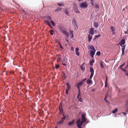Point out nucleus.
I'll return each instance as SVG.
<instances>
[{
  "mask_svg": "<svg viewBox=\"0 0 128 128\" xmlns=\"http://www.w3.org/2000/svg\"><path fill=\"white\" fill-rule=\"evenodd\" d=\"M50 32L51 35H52L53 34V33L54 32L53 30H50Z\"/></svg>",
  "mask_w": 128,
  "mask_h": 128,
  "instance_id": "7c9ffc66",
  "label": "nucleus"
},
{
  "mask_svg": "<svg viewBox=\"0 0 128 128\" xmlns=\"http://www.w3.org/2000/svg\"><path fill=\"white\" fill-rule=\"evenodd\" d=\"M96 55L98 56H99L100 55V52H98L96 53Z\"/></svg>",
  "mask_w": 128,
  "mask_h": 128,
  "instance_id": "473e14b6",
  "label": "nucleus"
},
{
  "mask_svg": "<svg viewBox=\"0 0 128 128\" xmlns=\"http://www.w3.org/2000/svg\"><path fill=\"white\" fill-rule=\"evenodd\" d=\"M125 43V40H122L119 43V44L120 45H122L124 44Z\"/></svg>",
  "mask_w": 128,
  "mask_h": 128,
  "instance_id": "4468645a",
  "label": "nucleus"
},
{
  "mask_svg": "<svg viewBox=\"0 0 128 128\" xmlns=\"http://www.w3.org/2000/svg\"><path fill=\"white\" fill-rule=\"evenodd\" d=\"M62 116H63V117L61 119L64 121V120L66 119V117H68V116L67 114H64V113L63 114Z\"/></svg>",
  "mask_w": 128,
  "mask_h": 128,
  "instance_id": "f8f14e48",
  "label": "nucleus"
},
{
  "mask_svg": "<svg viewBox=\"0 0 128 128\" xmlns=\"http://www.w3.org/2000/svg\"><path fill=\"white\" fill-rule=\"evenodd\" d=\"M78 1H80L81 0H78Z\"/></svg>",
  "mask_w": 128,
  "mask_h": 128,
  "instance_id": "bf43d9fd",
  "label": "nucleus"
},
{
  "mask_svg": "<svg viewBox=\"0 0 128 128\" xmlns=\"http://www.w3.org/2000/svg\"><path fill=\"white\" fill-rule=\"evenodd\" d=\"M87 83L88 84H90L92 83V80L89 79H88L86 80Z\"/></svg>",
  "mask_w": 128,
  "mask_h": 128,
  "instance_id": "5701e85b",
  "label": "nucleus"
},
{
  "mask_svg": "<svg viewBox=\"0 0 128 128\" xmlns=\"http://www.w3.org/2000/svg\"><path fill=\"white\" fill-rule=\"evenodd\" d=\"M95 7L96 8H98V6L97 4H96L95 5Z\"/></svg>",
  "mask_w": 128,
  "mask_h": 128,
  "instance_id": "49530a36",
  "label": "nucleus"
},
{
  "mask_svg": "<svg viewBox=\"0 0 128 128\" xmlns=\"http://www.w3.org/2000/svg\"><path fill=\"white\" fill-rule=\"evenodd\" d=\"M61 8H60L58 7H57L56 8V9L55 12H56L57 11H60L61 10Z\"/></svg>",
  "mask_w": 128,
  "mask_h": 128,
  "instance_id": "a878e982",
  "label": "nucleus"
},
{
  "mask_svg": "<svg viewBox=\"0 0 128 128\" xmlns=\"http://www.w3.org/2000/svg\"><path fill=\"white\" fill-rule=\"evenodd\" d=\"M88 41L89 42H90L91 41V40L92 38V36L90 34L88 35Z\"/></svg>",
  "mask_w": 128,
  "mask_h": 128,
  "instance_id": "f3484780",
  "label": "nucleus"
},
{
  "mask_svg": "<svg viewBox=\"0 0 128 128\" xmlns=\"http://www.w3.org/2000/svg\"><path fill=\"white\" fill-rule=\"evenodd\" d=\"M62 102L60 103V105L59 107V108L60 111L61 112H63V109L62 108Z\"/></svg>",
  "mask_w": 128,
  "mask_h": 128,
  "instance_id": "1a4fd4ad",
  "label": "nucleus"
},
{
  "mask_svg": "<svg viewBox=\"0 0 128 128\" xmlns=\"http://www.w3.org/2000/svg\"><path fill=\"white\" fill-rule=\"evenodd\" d=\"M100 66L102 68H104L102 62H100Z\"/></svg>",
  "mask_w": 128,
  "mask_h": 128,
  "instance_id": "c9c22d12",
  "label": "nucleus"
},
{
  "mask_svg": "<svg viewBox=\"0 0 128 128\" xmlns=\"http://www.w3.org/2000/svg\"><path fill=\"white\" fill-rule=\"evenodd\" d=\"M127 64H128V62Z\"/></svg>",
  "mask_w": 128,
  "mask_h": 128,
  "instance_id": "680f3d73",
  "label": "nucleus"
},
{
  "mask_svg": "<svg viewBox=\"0 0 128 128\" xmlns=\"http://www.w3.org/2000/svg\"><path fill=\"white\" fill-rule=\"evenodd\" d=\"M72 38H73V37H74V36H73V34L72 33Z\"/></svg>",
  "mask_w": 128,
  "mask_h": 128,
  "instance_id": "4d7b16f0",
  "label": "nucleus"
},
{
  "mask_svg": "<svg viewBox=\"0 0 128 128\" xmlns=\"http://www.w3.org/2000/svg\"><path fill=\"white\" fill-rule=\"evenodd\" d=\"M101 36L100 34H99L98 35H96L95 36V37L96 38H99Z\"/></svg>",
  "mask_w": 128,
  "mask_h": 128,
  "instance_id": "a19ab883",
  "label": "nucleus"
},
{
  "mask_svg": "<svg viewBox=\"0 0 128 128\" xmlns=\"http://www.w3.org/2000/svg\"><path fill=\"white\" fill-rule=\"evenodd\" d=\"M86 78H84V79H82L81 80V82H83L84 81H85L86 80Z\"/></svg>",
  "mask_w": 128,
  "mask_h": 128,
  "instance_id": "ea45409f",
  "label": "nucleus"
},
{
  "mask_svg": "<svg viewBox=\"0 0 128 128\" xmlns=\"http://www.w3.org/2000/svg\"><path fill=\"white\" fill-rule=\"evenodd\" d=\"M57 4L59 6H64V4L63 2L58 3Z\"/></svg>",
  "mask_w": 128,
  "mask_h": 128,
  "instance_id": "393cba45",
  "label": "nucleus"
},
{
  "mask_svg": "<svg viewBox=\"0 0 128 128\" xmlns=\"http://www.w3.org/2000/svg\"><path fill=\"white\" fill-rule=\"evenodd\" d=\"M110 29L111 30V32L112 33V34L113 35H114L115 34V31L116 30V29L115 28H114L113 26H111L110 27Z\"/></svg>",
  "mask_w": 128,
  "mask_h": 128,
  "instance_id": "0eeeda50",
  "label": "nucleus"
},
{
  "mask_svg": "<svg viewBox=\"0 0 128 128\" xmlns=\"http://www.w3.org/2000/svg\"><path fill=\"white\" fill-rule=\"evenodd\" d=\"M77 126L78 127V128H81V126L78 125V126Z\"/></svg>",
  "mask_w": 128,
  "mask_h": 128,
  "instance_id": "864d4df0",
  "label": "nucleus"
},
{
  "mask_svg": "<svg viewBox=\"0 0 128 128\" xmlns=\"http://www.w3.org/2000/svg\"><path fill=\"white\" fill-rule=\"evenodd\" d=\"M94 59H93L92 61H90V65L91 66H92L93 65V63H94Z\"/></svg>",
  "mask_w": 128,
  "mask_h": 128,
  "instance_id": "b1692460",
  "label": "nucleus"
},
{
  "mask_svg": "<svg viewBox=\"0 0 128 128\" xmlns=\"http://www.w3.org/2000/svg\"><path fill=\"white\" fill-rule=\"evenodd\" d=\"M122 70L124 72H125L126 73V72H127V71L126 70V69H125V68H123V69H122Z\"/></svg>",
  "mask_w": 128,
  "mask_h": 128,
  "instance_id": "e433bc0d",
  "label": "nucleus"
},
{
  "mask_svg": "<svg viewBox=\"0 0 128 128\" xmlns=\"http://www.w3.org/2000/svg\"><path fill=\"white\" fill-rule=\"evenodd\" d=\"M125 48V46H123L122 48V54H124V50Z\"/></svg>",
  "mask_w": 128,
  "mask_h": 128,
  "instance_id": "a211bd4d",
  "label": "nucleus"
},
{
  "mask_svg": "<svg viewBox=\"0 0 128 128\" xmlns=\"http://www.w3.org/2000/svg\"><path fill=\"white\" fill-rule=\"evenodd\" d=\"M80 7L82 9L86 8L88 6V3L86 2H84L80 5Z\"/></svg>",
  "mask_w": 128,
  "mask_h": 128,
  "instance_id": "f03ea898",
  "label": "nucleus"
},
{
  "mask_svg": "<svg viewBox=\"0 0 128 128\" xmlns=\"http://www.w3.org/2000/svg\"><path fill=\"white\" fill-rule=\"evenodd\" d=\"M90 72H91V74L90 77V79H91L93 76L94 73V70L92 67H90Z\"/></svg>",
  "mask_w": 128,
  "mask_h": 128,
  "instance_id": "20e7f679",
  "label": "nucleus"
},
{
  "mask_svg": "<svg viewBox=\"0 0 128 128\" xmlns=\"http://www.w3.org/2000/svg\"><path fill=\"white\" fill-rule=\"evenodd\" d=\"M75 12L77 13H80V11L78 9H75Z\"/></svg>",
  "mask_w": 128,
  "mask_h": 128,
  "instance_id": "f704fd0d",
  "label": "nucleus"
},
{
  "mask_svg": "<svg viewBox=\"0 0 128 128\" xmlns=\"http://www.w3.org/2000/svg\"><path fill=\"white\" fill-rule=\"evenodd\" d=\"M59 44H60V48L62 49L63 48L61 46L60 43L59 42Z\"/></svg>",
  "mask_w": 128,
  "mask_h": 128,
  "instance_id": "09e8293b",
  "label": "nucleus"
},
{
  "mask_svg": "<svg viewBox=\"0 0 128 128\" xmlns=\"http://www.w3.org/2000/svg\"><path fill=\"white\" fill-rule=\"evenodd\" d=\"M74 119H73L72 120V121L70 122H68V124L69 126H72V125L74 123Z\"/></svg>",
  "mask_w": 128,
  "mask_h": 128,
  "instance_id": "dca6fc26",
  "label": "nucleus"
},
{
  "mask_svg": "<svg viewBox=\"0 0 128 128\" xmlns=\"http://www.w3.org/2000/svg\"><path fill=\"white\" fill-rule=\"evenodd\" d=\"M65 13L66 14H68V12L66 10L65 11Z\"/></svg>",
  "mask_w": 128,
  "mask_h": 128,
  "instance_id": "603ef678",
  "label": "nucleus"
},
{
  "mask_svg": "<svg viewBox=\"0 0 128 128\" xmlns=\"http://www.w3.org/2000/svg\"><path fill=\"white\" fill-rule=\"evenodd\" d=\"M68 90V89H66V94H68V90Z\"/></svg>",
  "mask_w": 128,
  "mask_h": 128,
  "instance_id": "c03bdc74",
  "label": "nucleus"
},
{
  "mask_svg": "<svg viewBox=\"0 0 128 128\" xmlns=\"http://www.w3.org/2000/svg\"><path fill=\"white\" fill-rule=\"evenodd\" d=\"M81 69L82 70H83V71H84V68H82V67H81Z\"/></svg>",
  "mask_w": 128,
  "mask_h": 128,
  "instance_id": "5fc2aeb1",
  "label": "nucleus"
},
{
  "mask_svg": "<svg viewBox=\"0 0 128 128\" xmlns=\"http://www.w3.org/2000/svg\"><path fill=\"white\" fill-rule=\"evenodd\" d=\"M128 67V64L124 68L126 69Z\"/></svg>",
  "mask_w": 128,
  "mask_h": 128,
  "instance_id": "8fccbe9b",
  "label": "nucleus"
},
{
  "mask_svg": "<svg viewBox=\"0 0 128 128\" xmlns=\"http://www.w3.org/2000/svg\"><path fill=\"white\" fill-rule=\"evenodd\" d=\"M71 50L72 51H74V48L73 47H72L71 48Z\"/></svg>",
  "mask_w": 128,
  "mask_h": 128,
  "instance_id": "a18cd8bd",
  "label": "nucleus"
},
{
  "mask_svg": "<svg viewBox=\"0 0 128 128\" xmlns=\"http://www.w3.org/2000/svg\"><path fill=\"white\" fill-rule=\"evenodd\" d=\"M94 26L95 28H97L98 26V22H94Z\"/></svg>",
  "mask_w": 128,
  "mask_h": 128,
  "instance_id": "ddd939ff",
  "label": "nucleus"
},
{
  "mask_svg": "<svg viewBox=\"0 0 128 128\" xmlns=\"http://www.w3.org/2000/svg\"><path fill=\"white\" fill-rule=\"evenodd\" d=\"M108 84L107 82V76H106V79L105 82V87H106L107 86Z\"/></svg>",
  "mask_w": 128,
  "mask_h": 128,
  "instance_id": "412c9836",
  "label": "nucleus"
},
{
  "mask_svg": "<svg viewBox=\"0 0 128 128\" xmlns=\"http://www.w3.org/2000/svg\"><path fill=\"white\" fill-rule=\"evenodd\" d=\"M88 49L90 50V56L92 58H93L96 51L92 45H88Z\"/></svg>",
  "mask_w": 128,
  "mask_h": 128,
  "instance_id": "f257e3e1",
  "label": "nucleus"
},
{
  "mask_svg": "<svg viewBox=\"0 0 128 128\" xmlns=\"http://www.w3.org/2000/svg\"><path fill=\"white\" fill-rule=\"evenodd\" d=\"M67 58L65 57H64L63 58V60H62V63L66 62H67Z\"/></svg>",
  "mask_w": 128,
  "mask_h": 128,
  "instance_id": "6ab92c4d",
  "label": "nucleus"
},
{
  "mask_svg": "<svg viewBox=\"0 0 128 128\" xmlns=\"http://www.w3.org/2000/svg\"><path fill=\"white\" fill-rule=\"evenodd\" d=\"M125 64V63H124L123 64H122L120 66V67H119V68H120V70H122V69H123V68L122 67Z\"/></svg>",
  "mask_w": 128,
  "mask_h": 128,
  "instance_id": "cd10ccee",
  "label": "nucleus"
},
{
  "mask_svg": "<svg viewBox=\"0 0 128 128\" xmlns=\"http://www.w3.org/2000/svg\"><path fill=\"white\" fill-rule=\"evenodd\" d=\"M108 94H106V96H105L104 98V100H105L107 102H108L107 100H106V98H107V97H108Z\"/></svg>",
  "mask_w": 128,
  "mask_h": 128,
  "instance_id": "c756f323",
  "label": "nucleus"
},
{
  "mask_svg": "<svg viewBox=\"0 0 128 128\" xmlns=\"http://www.w3.org/2000/svg\"><path fill=\"white\" fill-rule=\"evenodd\" d=\"M61 58L59 57L57 59V61L58 62H59L60 61Z\"/></svg>",
  "mask_w": 128,
  "mask_h": 128,
  "instance_id": "2f4dec72",
  "label": "nucleus"
},
{
  "mask_svg": "<svg viewBox=\"0 0 128 128\" xmlns=\"http://www.w3.org/2000/svg\"><path fill=\"white\" fill-rule=\"evenodd\" d=\"M66 85L67 86V88L66 89L69 90L70 88V86L69 85L68 83H66Z\"/></svg>",
  "mask_w": 128,
  "mask_h": 128,
  "instance_id": "4be33fe9",
  "label": "nucleus"
},
{
  "mask_svg": "<svg viewBox=\"0 0 128 128\" xmlns=\"http://www.w3.org/2000/svg\"><path fill=\"white\" fill-rule=\"evenodd\" d=\"M62 63V65L64 66H66L67 65L66 63L67 62H64Z\"/></svg>",
  "mask_w": 128,
  "mask_h": 128,
  "instance_id": "79ce46f5",
  "label": "nucleus"
},
{
  "mask_svg": "<svg viewBox=\"0 0 128 128\" xmlns=\"http://www.w3.org/2000/svg\"><path fill=\"white\" fill-rule=\"evenodd\" d=\"M92 91H94V90H92Z\"/></svg>",
  "mask_w": 128,
  "mask_h": 128,
  "instance_id": "052dcab7",
  "label": "nucleus"
},
{
  "mask_svg": "<svg viewBox=\"0 0 128 128\" xmlns=\"http://www.w3.org/2000/svg\"><path fill=\"white\" fill-rule=\"evenodd\" d=\"M78 101H79L80 102H82V99L80 97V98H78Z\"/></svg>",
  "mask_w": 128,
  "mask_h": 128,
  "instance_id": "58836bf2",
  "label": "nucleus"
},
{
  "mask_svg": "<svg viewBox=\"0 0 128 128\" xmlns=\"http://www.w3.org/2000/svg\"><path fill=\"white\" fill-rule=\"evenodd\" d=\"M78 88V94H80V88Z\"/></svg>",
  "mask_w": 128,
  "mask_h": 128,
  "instance_id": "de8ad7c7",
  "label": "nucleus"
},
{
  "mask_svg": "<svg viewBox=\"0 0 128 128\" xmlns=\"http://www.w3.org/2000/svg\"><path fill=\"white\" fill-rule=\"evenodd\" d=\"M127 112H128V110L127 111Z\"/></svg>",
  "mask_w": 128,
  "mask_h": 128,
  "instance_id": "e2e57ef3",
  "label": "nucleus"
},
{
  "mask_svg": "<svg viewBox=\"0 0 128 128\" xmlns=\"http://www.w3.org/2000/svg\"><path fill=\"white\" fill-rule=\"evenodd\" d=\"M80 95H81L80 94H78V96L77 97V98H79V97H80Z\"/></svg>",
  "mask_w": 128,
  "mask_h": 128,
  "instance_id": "37998d69",
  "label": "nucleus"
},
{
  "mask_svg": "<svg viewBox=\"0 0 128 128\" xmlns=\"http://www.w3.org/2000/svg\"><path fill=\"white\" fill-rule=\"evenodd\" d=\"M83 123H84L82 121H81L80 119V118L77 120L76 124L77 126L79 125L81 126Z\"/></svg>",
  "mask_w": 128,
  "mask_h": 128,
  "instance_id": "39448f33",
  "label": "nucleus"
},
{
  "mask_svg": "<svg viewBox=\"0 0 128 128\" xmlns=\"http://www.w3.org/2000/svg\"><path fill=\"white\" fill-rule=\"evenodd\" d=\"M126 75L127 76H128V72L126 74Z\"/></svg>",
  "mask_w": 128,
  "mask_h": 128,
  "instance_id": "6e6d98bb",
  "label": "nucleus"
},
{
  "mask_svg": "<svg viewBox=\"0 0 128 128\" xmlns=\"http://www.w3.org/2000/svg\"><path fill=\"white\" fill-rule=\"evenodd\" d=\"M63 34H65L68 37L69 36V34L66 31H63Z\"/></svg>",
  "mask_w": 128,
  "mask_h": 128,
  "instance_id": "aec40b11",
  "label": "nucleus"
},
{
  "mask_svg": "<svg viewBox=\"0 0 128 128\" xmlns=\"http://www.w3.org/2000/svg\"><path fill=\"white\" fill-rule=\"evenodd\" d=\"M118 110V109L117 108L115 109L114 110H113L112 111V113L113 114H115L116 112H117Z\"/></svg>",
  "mask_w": 128,
  "mask_h": 128,
  "instance_id": "c85d7f7f",
  "label": "nucleus"
},
{
  "mask_svg": "<svg viewBox=\"0 0 128 128\" xmlns=\"http://www.w3.org/2000/svg\"><path fill=\"white\" fill-rule=\"evenodd\" d=\"M122 113L124 114V115H125V116H126V113L125 112H122Z\"/></svg>",
  "mask_w": 128,
  "mask_h": 128,
  "instance_id": "3c124183",
  "label": "nucleus"
},
{
  "mask_svg": "<svg viewBox=\"0 0 128 128\" xmlns=\"http://www.w3.org/2000/svg\"><path fill=\"white\" fill-rule=\"evenodd\" d=\"M86 114H82L81 117L82 121L84 123L86 121Z\"/></svg>",
  "mask_w": 128,
  "mask_h": 128,
  "instance_id": "7ed1b4c3",
  "label": "nucleus"
},
{
  "mask_svg": "<svg viewBox=\"0 0 128 128\" xmlns=\"http://www.w3.org/2000/svg\"><path fill=\"white\" fill-rule=\"evenodd\" d=\"M94 29L93 28H91L89 32L90 34L92 35H93L94 34Z\"/></svg>",
  "mask_w": 128,
  "mask_h": 128,
  "instance_id": "2eb2a0df",
  "label": "nucleus"
},
{
  "mask_svg": "<svg viewBox=\"0 0 128 128\" xmlns=\"http://www.w3.org/2000/svg\"><path fill=\"white\" fill-rule=\"evenodd\" d=\"M72 23L74 26L75 29H77L78 28V26L76 25V23L75 20H73L72 21Z\"/></svg>",
  "mask_w": 128,
  "mask_h": 128,
  "instance_id": "423d86ee",
  "label": "nucleus"
},
{
  "mask_svg": "<svg viewBox=\"0 0 128 128\" xmlns=\"http://www.w3.org/2000/svg\"><path fill=\"white\" fill-rule=\"evenodd\" d=\"M51 23L52 25L53 26H55L54 23L53 21H51Z\"/></svg>",
  "mask_w": 128,
  "mask_h": 128,
  "instance_id": "72a5a7b5",
  "label": "nucleus"
},
{
  "mask_svg": "<svg viewBox=\"0 0 128 128\" xmlns=\"http://www.w3.org/2000/svg\"><path fill=\"white\" fill-rule=\"evenodd\" d=\"M59 65L58 64H57L55 65V68H57L59 67Z\"/></svg>",
  "mask_w": 128,
  "mask_h": 128,
  "instance_id": "4c0bfd02",
  "label": "nucleus"
},
{
  "mask_svg": "<svg viewBox=\"0 0 128 128\" xmlns=\"http://www.w3.org/2000/svg\"><path fill=\"white\" fill-rule=\"evenodd\" d=\"M79 49L78 48H77L75 49V52L76 54L78 56H79L80 53L79 52Z\"/></svg>",
  "mask_w": 128,
  "mask_h": 128,
  "instance_id": "9d476101",
  "label": "nucleus"
},
{
  "mask_svg": "<svg viewBox=\"0 0 128 128\" xmlns=\"http://www.w3.org/2000/svg\"><path fill=\"white\" fill-rule=\"evenodd\" d=\"M83 84V82H82L77 83L76 85L77 88H79Z\"/></svg>",
  "mask_w": 128,
  "mask_h": 128,
  "instance_id": "9b49d317",
  "label": "nucleus"
},
{
  "mask_svg": "<svg viewBox=\"0 0 128 128\" xmlns=\"http://www.w3.org/2000/svg\"><path fill=\"white\" fill-rule=\"evenodd\" d=\"M63 122L64 121L63 120H62V119H61L60 121H59L57 122V124H62Z\"/></svg>",
  "mask_w": 128,
  "mask_h": 128,
  "instance_id": "bb28decb",
  "label": "nucleus"
},
{
  "mask_svg": "<svg viewBox=\"0 0 128 128\" xmlns=\"http://www.w3.org/2000/svg\"><path fill=\"white\" fill-rule=\"evenodd\" d=\"M55 128H58L57 127H55Z\"/></svg>",
  "mask_w": 128,
  "mask_h": 128,
  "instance_id": "13d9d810",
  "label": "nucleus"
},
{
  "mask_svg": "<svg viewBox=\"0 0 128 128\" xmlns=\"http://www.w3.org/2000/svg\"><path fill=\"white\" fill-rule=\"evenodd\" d=\"M51 20H45L44 21V22L45 24L47 25H48L50 28H51V26L50 23V21Z\"/></svg>",
  "mask_w": 128,
  "mask_h": 128,
  "instance_id": "6e6552de",
  "label": "nucleus"
}]
</instances>
